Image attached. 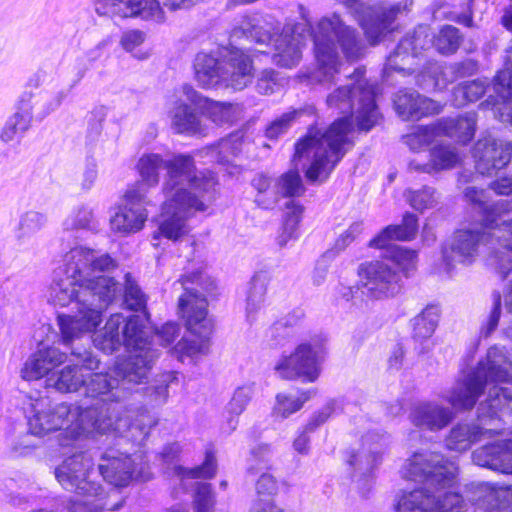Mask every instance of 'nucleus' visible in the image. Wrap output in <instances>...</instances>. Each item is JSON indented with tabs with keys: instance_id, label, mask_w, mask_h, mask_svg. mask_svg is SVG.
<instances>
[{
	"instance_id": "680f3d73",
	"label": "nucleus",
	"mask_w": 512,
	"mask_h": 512,
	"mask_svg": "<svg viewBox=\"0 0 512 512\" xmlns=\"http://www.w3.org/2000/svg\"><path fill=\"white\" fill-rule=\"evenodd\" d=\"M213 506L214 496L211 491V485L197 482L194 495L195 512H213Z\"/></svg>"
},
{
	"instance_id": "e2e57ef3",
	"label": "nucleus",
	"mask_w": 512,
	"mask_h": 512,
	"mask_svg": "<svg viewBox=\"0 0 512 512\" xmlns=\"http://www.w3.org/2000/svg\"><path fill=\"white\" fill-rule=\"evenodd\" d=\"M363 230L362 222L352 223L339 237L335 240L333 247L328 250L330 256H334L344 251Z\"/></svg>"
},
{
	"instance_id": "473e14b6",
	"label": "nucleus",
	"mask_w": 512,
	"mask_h": 512,
	"mask_svg": "<svg viewBox=\"0 0 512 512\" xmlns=\"http://www.w3.org/2000/svg\"><path fill=\"white\" fill-rule=\"evenodd\" d=\"M182 95L199 109L202 116L207 117L217 125L228 123L233 117V106L229 103L212 101L200 93L192 86L184 85Z\"/></svg>"
},
{
	"instance_id": "37998d69",
	"label": "nucleus",
	"mask_w": 512,
	"mask_h": 512,
	"mask_svg": "<svg viewBox=\"0 0 512 512\" xmlns=\"http://www.w3.org/2000/svg\"><path fill=\"white\" fill-rule=\"evenodd\" d=\"M440 309L435 305L426 306L412 320L413 338L419 341L430 338L438 325Z\"/></svg>"
},
{
	"instance_id": "69168bd1",
	"label": "nucleus",
	"mask_w": 512,
	"mask_h": 512,
	"mask_svg": "<svg viewBox=\"0 0 512 512\" xmlns=\"http://www.w3.org/2000/svg\"><path fill=\"white\" fill-rule=\"evenodd\" d=\"M277 492L278 483L276 479L271 474H262L256 483V499H274Z\"/></svg>"
},
{
	"instance_id": "6ab92c4d",
	"label": "nucleus",
	"mask_w": 512,
	"mask_h": 512,
	"mask_svg": "<svg viewBox=\"0 0 512 512\" xmlns=\"http://www.w3.org/2000/svg\"><path fill=\"white\" fill-rule=\"evenodd\" d=\"M149 203L150 201L144 195L141 186L129 187L124 194V204L117 208L110 220L111 229L122 234L141 230L147 219L145 207Z\"/></svg>"
},
{
	"instance_id": "6e6d98bb",
	"label": "nucleus",
	"mask_w": 512,
	"mask_h": 512,
	"mask_svg": "<svg viewBox=\"0 0 512 512\" xmlns=\"http://www.w3.org/2000/svg\"><path fill=\"white\" fill-rule=\"evenodd\" d=\"M47 223L45 214L30 210L21 215L17 235L19 238L30 237L39 232Z\"/></svg>"
},
{
	"instance_id": "13d9d810",
	"label": "nucleus",
	"mask_w": 512,
	"mask_h": 512,
	"mask_svg": "<svg viewBox=\"0 0 512 512\" xmlns=\"http://www.w3.org/2000/svg\"><path fill=\"white\" fill-rule=\"evenodd\" d=\"M124 302L131 310H142L146 307V296L128 273L125 275Z\"/></svg>"
},
{
	"instance_id": "9b49d317",
	"label": "nucleus",
	"mask_w": 512,
	"mask_h": 512,
	"mask_svg": "<svg viewBox=\"0 0 512 512\" xmlns=\"http://www.w3.org/2000/svg\"><path fill=\"white\" fill-rule=\"evenodd\" d=\"M351 80V83L339 86L329 93L326 103L331 109L354 116L358 129L367 132L380 118L375 102V86L363 77L360 69L355 70Z\"/></svg>"
},
{
	"instance_id": "f257e3e1",
	"label": "nucleus",
	"mask_w": 512,
	"mask_h": 512,
	"mask_svg": "<svg viewBox=\"0 0 512 512\" xmlns=\"http://www.w3.org/2000/svg\"><path fill=\"white\" fill-rule=\"evenodd\" d=\"M115 267L116 261L109 254L77 246L65 255L63 265L55 270L49 301L61 307L73 304L76 309L73 315L59 314L57 324L63 344L71 347V355L77 362L49 378L48 386L64 393L76 392L85 383L82 371L98 368L99 361L91 352L72 345L99 326L103 309L121 291L120 284L105 275Z\"/></svg>"
},
{
	"instance_id": "7c9ffc66",
	"label": "nucleus",
	"mask_w": 512,
	"mask_h": 512,
	"mask_svg": "<svg viewBox=\"0 0 512 512\" xmlns=\"http://www.w3.org/2000/svg\"><path fill=\"white\" fill-rule=\"evenodd\" d=\"M85 395L90 398L100 399L103 402H120L128 390L120 385V379L109 373H93L85 379Z\"/></svg>"
},
{
	"instance_id": "f704fd0d",
	"label": "nucleus",
	"mask_w": 512,
	"mask_h": 512,
	"mask_svg": "<svg viewBox=\"0 0 512 512\" xmlns=\"http://www.w3.org/2000/svg\"><path fill=\"white\" fill-rule=\"evenodd\" d=\"M408 1L404 5L395 4L390 7H377L373 10L371 16L366 19L362 26L367 39L371 44H376L380 39L391 30V25L395 21L398 13L406 9Z\"/></svg>"
},
{
	"instance_id": "0e129e2a",
	"label": "nucleus",
	"mask_w": 512,
	"mask_h": 512,
	"mask_svg": "<svg viewBox=\"0 0 512 512\" xmlns=\"http://www.w3.org/2000/svg\"><path fill=\"white\" fill-rule=\"evenodd\" d=\"M252 396V386H243L236 389L233 397L227 405L228 413L235 416L240 415L246 409V406L252 399Z\"/></svg>"
},
{
	"instance_id": "052dcab7",
	"label": "nucleus",
	"mask_w": 512,
	"mask_h": 512,
	"mask_svg": "<svg viewBox=\"0 0 512 512\" xmlns=\"http://www.w3.org/2000/svg\"><path fill=\"white\" fill-rule=\"evenodd\" d=\"M281 87L279 74L273 69H264L257 75L256 90L263 95H270Z\"/></svg>"
},
{
	"instance_id": "ddd939ff",
	"label": "nucleus",
	"mask_w": 512,
	"mask_h": 512,
	"mask_svg": "<svg viewBox=\"0 0 512 512\" xmlns=\"http://www.w3.org/2000/svg\"><path fill=\"white\" fill-rule=\"evenodd\" d=\"M278 31L279 29H273L272 32L261 25L260 20L247 17L239 28L233 30L232 36L244 35L259 44L272 41L275 48L274 63L283 68L295 67L302 58L300 37L293 35L290 28H285L280 35H277Z\"/></svg>"
},
{
	"instance_id": "ea45409f",
	"label": "nucleus",
	"mask_w": 512,
	"mask_h": 512,
	"mask_svg": "<svg viewBox=\"0 0 512 512\" xmlns=\"http://www.w3.org/2000/svg\"><path fill=\"white\" fill-rule=\"evenodd\" d=\"M125 318L121 314H113L107 320L103 329L95 335L93 343L104 353L111 354L125 345L121 332Z\"/></svg>"
},
{
	"instance_id": "8fccbe9b",
	"label": "nucleus",
	"mask_w": 512,
	"mask_h": 512,
	"mask_svg": "<svg viewBox=\"0 0 512 512\" xmlns=\"http://www.w3.org/2000/svg\"><path fill=\"white\" fill-rule=\"evenodd\" d=\"M438 136H440V132L437 122H435L431 125L417 127L411 133L403 136L402 139L410 150L418 152L429 146Z\"/></svg>"
},
{
	"instance_id": "c85d7f7f",
	"label": "nucleus",
	"mask_w": 512,
	"mask_h": 512,
	"mask_svg": "<svg viewBox=\"0 0 512 512\" xmlns=\"http://www.w3.org/2000/svg\"><path fill=\"white\" fill-rule=\"evenodd\" d=\"M385 439L375 432L362 436L361 448L353 451L348 462L362 474L371 472L382 459Z\"/></svg>"
},
{
	"instance_id": "393cba45",
	"label": "nucleus",
	"mask_w": 512,
	"mask_h": 512,
	"mask_svg": "<svg viewBox=\"0 0 512 512\" xmlns=\"http://www.w3.org/2000/svg\"><path fill=\"white\" fill-rule=\"evenodd\" d=\"M494 422L485 419L480 424H458L453 427L446 440V445L450 450L465 451L471 444L483 439L491 438L494 434L500 433L502 428L493 424Z\"/></svg>"
},
{
	"instance_id": "39448f33",
	"label": "nucleus",
	"mask_w": 512,
	"mask_h": 512,
	"mask_svg": "<svg viewBox=\"0 0 512 512\" xmlns=\"http://www.w3.org/2000/svg\"><path fill=\"white\" fill-rule=\"evenodd\" d=\"M315 67L304 77L309 84L330 85L340 71L338 45L349 60L361 53L358 36L338 14L323 17L313 30Z\"/></svg>"
},
{
	"instance_id": "de8ad7c7",
	"label": "nucleus",
	"mask_w": 512,
	"mask_h": 512,
	"mask_svg": "<svg viewBox=\"0 0 512 512\" xmlns=\"http://www.w3.org/2000/svg\"><path fill=\"white\" fill-rule=\"evenodd\" d=\"M314 109L312 106L300 107L298 109H291L275 120H273L266 128V136L269 139H277L279 136L286 133L291 125L305 114H313Z\"/></svg>"
},
{
	"instance_id": "aec40b11",
	"label": "nucleus",
	"mask_w": 512,
	"mask_h": 512,
	"mask_svg": "<svg viewBox=\"0 0 512 512\" xmlns=\"http://www.w3.org/2000/svg\"><path fill=\"white\" fill-rule=\"evenodd\" d=\"M94 7L99 16L109 18H141L157 23L165 20L157 0H94Z\"/></svg>"
},
{
	"instance_id": "a878e982",
	"label": "nucleus",
	"mask_w": 512,
	"mask_h": 512,
	"mask_svg": "<svg viewBox=\"0 0 512 512\" xmlns=\"http://www.w3.org/2000/svg\"><path fill=\"white\" fill-rule=\"evenodd\" d=\"M410 421L422 430L436 432L447 427L454 418L451 408L435 402L415 404L409 414Z\"/></svg>"
},
{
	"instance_id": "3c124183",
	"label": "nucleus",
	"mask_w": 512,
	"mask_h": 512,
	"mask_svg": "<svg viewBox=\"0 0 512 512\" xmlns=\"http://www.w3.org/2000/svg\"><path fill=\"white\" fill-rule=\"evenodd\" d=\"M487 86L488 83L481 79L459 84L453 91L456 105L462 106L468 102L477 101L485 94Z\"/></svg>"
},
{
	"instance_id": "cd10ccee",
	"label": "nucleus",
	"mask_w": 512,
	"mask_h": 512,
	"mask_svg": "<svg viewBox=\"0 0 512 512\" xmlns=\"http://www.w3.org/2000/svg\"><path fill=\"white\" fill-rule=\"evenodd\" d=\"M472 459L478 466L512 474V440L484 445L473 452Z\"/></svg>"
},
{
	"instance_id": "4468645a",
	"label": "nucleus",
	"mask_w": 512,
	"mask_h": 512,
	"mask_svg": "<svg viewBox=\"0 0 512 512\" xmlns=\"http://www.w3.org/2000/svg\"><path fill=\"white\" fill-rule=\"evenodd\" d=\"M326 338L312 337L299 344L294 352L282 356L275 365V371L282 379L302 378L305 382H314L320 374V364L324 359Z\"/></svg>"
},
{
	"instance_id": "4c0bfd02",
	"label": "nucleus",
	"mask_w": 512,
	"mask_h": 512,
	"mask_svg": "<svg viewBox=\"0 0 512 512\" xmlns=\"http://www.w3.org/2000/svg\"><path fill=\"white\" fill-rule=\"evenodd\" d=\"M30 98L31 94L25 93L20 100L19 110L6 121L0 134V139L4 143L15 140L29 129L33 108L30 104Z\"/></svg>"
},
{
	"instance_id": "338daca9",
	"label": "nucleus",
	"mask_w": 512,
	"mask_h": 512,
	"mask_svg": "<svg viewBox=\"0 0 512 512\" xmlns=\"http://www.w3.org/2000/svg\"><path fill=\"white\" fill-rule=\"evenodd\" d=\"M493 297V309L486 321L481 328V333L488 337L498 326L500 314H501V295L498 292L492 294Z\"/></svg>"
},
{
	"instance_id": "f3484780",
	"label": "nucleus",
	"mask_w": 512,
	"mask_h": 512,
	"mask_svg": "<svg viewBox=\"0 0 512 512\" xmlns=\"http://www.w3.org/2000/svg\"><path fill=\"white\" fill-rule=\"evenodd\" d=\"M430 42L427 26H418L412 33H407L388 56L384 74L389 75L392 71L404 75L415 73L420 66L422 51L429 46Z\"/></svg>"
},
{
	"instance_id": "f03ea898",
	"label": "nucleus",
	"mask_w": 512,
	"mask_h": 512,
	"mask_svg": "<svg viewBox=\"0 0 512 512\" xmlns=\"http://www.w3.org/2000/svg\"><path fill=\"white\" fill-rule=\"evenodd\" d=\"M464 195L482 213L483 227L457 230L443 247V259L449 266L471 265L481 246L490 245L488 264L504 279L512 271V221L503 219L510 204L504 200L489 204L486 192L475 187H467Z\"/></svg>"
},
{
	"instance_id": "bb28decb",
	"label": "nucleus",
	"mask_w": 512,
	"mask_h": 512,
	"mask_svg": "<svg viewBox=\"0 0 512 512\" xmlns=\"http://www.w3.org/2000/svg\"><path fill=\"white\" fill-rule=\"evenodd\" d=\"M394 107L403 120H418L440 112V105L415 90H401L394 96Z\"/></svg>"
},
{
	"instance_id": "2eb2a0df",
	"label": "nucleus",
	"mask_w": 512,
	"mask_h": 512,
	"mask_svg": "<svg viewBox=\"0 0 512 512\" xmlns=\"http://www.w3.org/2000/svg\"><path fill=\"white\" fill-rule=\"evenodd\" d=\"M457 468L443 455L432 451L415 452L403 466V476L437 490L452 486Z\"/></svg>"
},
{
	"instance_id": "4d7b16f0",
	"label": "nucleus",
	"mask_w": 512,
	"mask_h": 512,
	"mask_svg": "<svg viewBox=\"0 0 512 512\" xmlns=\"http://www.w3.org/2000/svg\"><path fill=\"white\" fill-rule=\"evenodd\" d=\"M174 471L180 481L184 479L212 478L216 473V460L212 453H207L205 461L201 466L189 470L177 466Z\"/></svg>"
},
{
	"instance_id": "dca6fc26",
	"label": "nucleus",
	"mask_w": 512,
	"mask_h": 512,
	"mask_svg": "<svg viewBox=\"0 0 512 512\" xmlns=\"http://www.w3.org/2000/svg\"><path fill=\"white\" fill-rule=\"evenodd\" d=\"M99 472L106 482L115 487L127 486L134 479L147 481L151 477L149 466L140 452L126 455L108 451L101 458Z\"/></svg>"
},
{
	"instance_id": "9d476101",
	"label": "nucleus",
	"mask_w": 512,
	"mask_h": 512,
	"mask_svg": "<svg viewBox=\"0 0 512 512\" xmlns=\"http://www.w3.org/2000/svg\"><path fill=\"white\" fill-rule=\"evenodd\" d=\"M215 177H207L197 188H186L164 196L158 231L154 239L163 236L177 241L189 232L187 220L197 211H205L215 198Z\"/></svg>"
},
{
	"instance_id": "79ce46f5",
	"label": "nucleus",
	"mask_w": 512,
	"mask_h": 512,
	"mask_svg": "<svg viewBox=\"0 0 512 512\" xmlns=\"http://www.w3.org/2000/svg\"><path fill=\"white\" fill-rule=\"evenodd\" d=\"M303 210V207L293 200L286 203L284 222L276 237V243L280 248H285L291 241L298 239V227Z\"/></svg>"
},
{
	"instance_id": "a18cd8bd",
	"label": "nucleus",
	"mask_w": 512,
	"mask_h": 512,
	"mask_svg": "<svg viewBox=\"0 0 512 512\" xmlns=\"http://www.w3.org/2000/svg\"><path fill=\"white\" fill-rule=\"evenodd\" d=\"M305 186L297 169L281 174L275 181V195L280 197H300L305 193Z\"/></svg>"
},
{
	"instance_id": "774afa93",
	"label": "nucleus",
	"mask_w": 512,
	"mask_h": 512,
	"mask_svg": "<svg viewBox=\"0 0 512 512\" xmlns=\"http://www.w3.org/2000/svg\"><path fill=\"white\" fill-rule=\"evenodd\" d=\"M146 39V34L138 29H132L123 32L120 45L127 52H133L137 47L142 45Z\"/></svg>"
},
{
	"instance_id": "412c9836",
	"label": "nucleus",
	"mask_w": 512,
	"mask_h": 512,
	"mask_svg": "<svg viewBox=\"0 0 512 512\" xmlns=\"http://www.w3.org/2000/svg\"><path fill=\"white\" fill-rule=\"evenodd\" d=\"M475 168L482 175H492L507 166L512 157V143L488 135L479 139L473 149Z\"/></svg>"
},
{
	"instance_id": "c756f323",
	"label": "nucleus",
	"mask_w": 512,
	"mask_h": 512,
	"mask_svg": "<svg viewBox=\"0 0 512 512\" xmlns=\"http://www.w3.org/2000/svg\"><path fill=\"white\" fill-rule=\"evenodd\" d=\"M66 358V353L55 346L38 349L25 362L21 371L22 377L28 381L40 379L64 363Z\"/></svg>"
},
{
	"instance_id": "423d86ee",
	"label": "nucleus",
	"mask_w": 512,
	"mask_h": 512,
	"mask_svg": "<svg viewBox=\"0 0 512 512\" xmlns=\"http://www.w3.org/2000/svg\"><path fill=\"white\" fill-rule=\"evenodd\" d=\"M179 281L185 290L179 299V309L187 329L197 337L183 338L174 347V352L182 360L184 356L195 357L205 355L209 351L213 324L207 317V300L204 293H211L215 283L201 271L184 275Z\"/></svg>"
},
{
	"instance_id": "49530a36",
	"label": "nucleus",
	"mask_w": 512,
	"mask_h": 512,
	"mask_svg": "<svg viewBox=\"0 0 512 512\" xmlns=\"http://www.w3.org/2000/svg\"><path fill=\"white\" fill-rule=\"evenodd\" d=\"M463 36L459 29L452 25L443 26L434 36L432 45L442 55L454 54L460 47Z\"/></svg>"
},
{
	"instance_id": "1a4fd4ad",
	"label": "nucleus",
	"mask_w": 512,
	"mask_h": 512,
	"mask_svg": "<svg viewBox=\"0 0 512 512\" xmlns=\"http://www.w3.org/2000/svg\"><path fill=\"white\" fill-rule=\"evenodd\" d=\"M387 261H375L359 267L358 288L370 300L393 297L401 291V272L408 275L416 267L417 253L402 246H393Z\"/></svg>"
},
{
	"instance_id": "6e6552de",
	"label": "nucleus",
	"mask_w": 512,
	"mask_h": 512,
	"mask_svg": "<svg viewBox=\"0 0 512 512\" xmlns=\"http://www.w3.org/2000/svg\"><path fill=\"white\" fill-rule=\"evenodd\" d=\"M137 169L141 181L133 186H141L145 196L150 188L158 185L161 169L166 171L162 184L164 196L186 188H197L207 177H214L210 172H198L193 157L186 154L169 157L157 153L144 154L138 160Z\"/></svg>"
},
{
	"instance_id": "20e7f679",
	"label": "nucleus",
	"mask_w": 512,
	"mask_h": 512,
	"mask_svg": "<svg viewBox=\"0 0 512 512\" xmlns=\"http://www.w3.org/2000/svg\"><path fill=\"white\" fill-rule=\"evenodd\" d=\"M485 391L487 398L478 407L480 422H500L512 413V361L503 347H490L475 370L455 383L446 400L456 410H470Z\"/></svg>"
},
{
	"instance_id": "a19ab883",
	"label": "nucleus",
	"mask_w": 512,
	"mask_h": 512,
	"mask_svg": "<svg viewBox=\"0 0 512 512\" xmlns=\"http://www.w3.org/2000/svg\"><path fill=\"white\" fill-rule=\"evenodd\" d=\"M269 282L270 277L264 271L257 272L252 277L246 297V316L249 321H252L263 307Z\"/></svg>"
},
{
	"instance_id": "f8f14e48",
	"label": "nucleus",
	"mask_w": 512,
	"mask_h": 512,
	"mask_svg": "<svg viewBox=\"0 0 512 512\" xmlns=\"http://www.w3.org/2000/svg\"><path fill=\"white\" fill-rule=\"evenodd\" d=\"M94 466L92 456L87 452L73 454L66 458L56 469L55 477L67 491L85 498L75 501L74 512H102L104 505L102 486L90 479Z\"/></svg>"
},
{
	"instance_id": "b1692460",
	"label": "nucleus",
	"mask_w": 512,
	"mask_h": 512,
	"mask_svg": "<svg viewBox=\"0 0 512 512\" xmlns=\"http://www.w3.org/2000/svg\"><path fill=\"white\" fill-rule=\"evenodd\" d=\"M201 116L199 109L186 98H176L171 102L168 110L171 128L177 134L204 135L206 126Z\"/></svg>"
},
{
	"instance_id": "0eeeda50",
	"label": "nucleus",
	"mask_w": 512,
	"mask_h": 512,
	"mask_svg": "<svg viewBox=\"0 0 512 512\" xmlns=\"http://www.w3.org/2000/svg\"><path fill=\"white\" fill-rule=\"evenodd\" d=\"M352 129L349 117L334 121L325 132H312L301 139L295 148L294 160L313 157L306 177L311 182L324 181L336 164L345 155L346 145L350 144L348 134Z\"/></svg>"
},
{
	"instance_id": "c9c22d12",
	"label": "nucleus",
	"mask_w": 512,
	"mask_h": 512,
	"mask_svg": "<svg viewBox=\"0 0 512 512\" xmlns=\"http://www.w3.org/2000/svg\"><path fill=\"white\" fill-rule=\"evenodd\" d=\"M461 158L457 149L448 144L436 145L430 150V159L426 163L411 160L408 167L411 171L427 174L437 173L455 167Z\"/></svg>"
},
{
	"instance_id": "5701e85b",
	"label": "nucleus",
	"mask_w": 512,
	"mask_h": 512,
	"mask_svg": "<svg viewBox=\"0 0 512 512\" xmlns=\"http://www.w3.org/2000/svg\"><path fill=\"white\" fill-rule=\"evenodd\" d=\"M252 59L241 49L223 50L221 87L243 90L254 77Z\"/></svg>"
},
{
	"instance_id": "864d4df0",
	"label": "nucleus",
	"mask_w": 512,
	"mask_h": 512,
	"mask_svg": "<svg viewBox=\"0 0 512 512\" xmlns=\"http://www.w3.org/2000/svg\"><path fill=\"white\" fill-rule=\"evenodd\" d=\"M506 53L505 69L495 76L494 90L504 101H512V41Z\"/></svg>"
},
{
	"instance_id": "09e8293b",
	"label": "nucleus",
	"mask_w": 512,
	"mask_h": 512,
	"mask_svg": "<svg viewBox=\"0 0 512 512\" xmlns=\"http://www.w3.org/2000/svg\"><path fill=\"white\" fill-rule=\"evenodd\" d=\"M315 394V389L301 391L298 396L280 393L276 396L274 411L282 418H287L300 410L304 403L310 400Z\"/></svg>"
},
{
	"instance_id": "72a5a7b5",
	"label": "nucleus",
	"mask_w": 512,
	"mask_h": 512,
	"mask_svg": "<svg viewBox=\"0 0 512 512\" xmlns=\"http://www.w3.org/2000/svg\"><path fill=\"white\" fill-rule=\"evenodd\" d=\"M223 51L199 52L194 60L195 80L203 88L221 87Z\"/></svg>"
},
{
	"instance_id": "bf43d9fd",
	"label": "nucleus",
	"mask_w": 512,
	"mask_h": 512,
	"mask_svg": "<svg viewBox=\"0 0 512 512\" xmlns=\"http://www.w3.org/2000/svg\"><path fill=\"white\" fill-rule=\"evenodd\" d=\"M94 215L92 209L81 206L73 210L63 222L65 230L90 229L93 227Z\"/></svg>"
},
{
	"instance_id": "2f4dec72",
	"label": "nucleus",
	"mask_w": 512,
	"mask_h": 512,
	"mask_svg": "<svg viewBox=\"0 0 512 512\" xmlns=\"http://www.w3.org/2000/svg\"><path fill=\"white\" fill-rule=\"evenodd\" d=\"M417 231V216L412 213H406L401 224L389 225L384 228L376 237L370 240L369 246L372 248H385L388 254H391V248L397 245L391 244L390 241H410L415 238Z\"/></svg>"
},
{
	"instance_id": "4be33fe9",
	"label": "nucleus",
	"mask_w": 512,
	"mask_h": 512,
	"mask_svg": "<svg viewBox=\"0 0 512 512\" xmlns=\"http://www.w3.org/2000/svg\"><path fill=\"white\" fill-rule=\"evenodd\" d=\"M158 357V350L152 347H141L140 350L132 351L115 367V374L120 379V385L125 387L126 384L146 383Z\"/></svg>"
},
{
	"instance_id": "603ef678",
	"label": "nucleus",
	"mask_w": 512,
	"mask_h": 512,
	"mask_svg": "<svg viewBox=\"0 0 512 512\" xmlns=\"http://www.w3.org/2000/svg\"><path fill=\"white\" fill-rule=\"evenodd\" d=\"M272 182L271 177L262 173L255 175L252 179V186L257 191L255 202L261 208L269 209L277 203L275 185L272 187Z\"/></svg>"
},
{
	"instance_id": "58836bf2",
	"label": "nucleus",
	"mask_w": 512,
	"mask_h": 512,
	"mask_svg": "<svg viewBox=\"0 0 512 512\" xmlns=\"http://www.w3.org/2000/svg\"><path fill=\"white\" fill-rule=\"evenodd\" d=\"M125 318L121 314H113L107 320L103 329L95 335L93 343L104 353L111 354L125 345L121 332Z\"/></svg>"
},
{
	"instance_id": "e433bc0d",
	"label": "nucleus",
	"mask_w": 512,
	"mask_h": 512,
	"mask_svg": "<svg viewBox=\"0 0 512 512\" xmlns=\"http://www.w3.org/2000/svg\"><path fill=\"white\" fill-rule=\"evenodd\" d=\"M440 136L456 139L467 144L474 137L477 127V115L474 112L456 118H444L437 121Z\"/></svg>"
},
{
	"instance_id": "a211bd4d",
	"label": "nucleus",
	"mask_w": 512,
	"mask_h": 512,
	"mask_svg": "<svg viewBox=\"0 0 512 512\" xmlns=\"http://www.w3.org/2000/svg\"><path fill=\"white\" fill-rule=\"evenodd\" d=\"M465 501L456 492L431 494L421 488L403 493L396 504V512H464Z\"/></svg>"
},
{
	"instance_id": "5fc2aeb1",
	"label": "nucleus",
	"mask_w": 512,
	"mask_h": 512,
	"mask_svg": "<svg viewBox=\"0 0 512 512\" xmlns=\"http://www.w3.org/2000/svg\"><path fill=\"white\" fill-rule=\"evenodd\" d=\"M405 195L411 207L419 212L435 207L438 202L436 190L429 186H424L418 190L409 189Z\"/></svg>"
},
{
	"instance_id": "7ed1b4c3",
	"label": "nucleus",
	"mask_w": 512,
	"mask_h": 512,
	"mask_svg": "<svg viewBox=\"0 0 512 512\" xmlns=\"http://www.w3.org/2000/svg\"><path fill=\"white\" fill-rule=\"evenodd\" d=\"M31 415L28 417V427L31 434L44 436L50 432L63 429L67 437L79 439L94 433L108 432L123 433L130 428H137L145 437L151 426L156 422L143 411L141 420L131 423L125 408L96 407L82 408L76 405L60 403L49 406L46 399H37L30 403Z\"/></svg>"
},
{
	"instance_id": "c03bdc74",
	"label": "nucleus",
	"mask_w": 512,
	"mask_h": 512,
	"mask_svg": "<svg viewBox=\"0 0 512 512\" xmlns=\"http://www.w3.org/2000/svg\"><path fill=\"white\" fill-rule=\"evenodd\" d=\"M121 332L125 346L133 348V351L140 350L141 347H152L147 340V332L143 319L138 315H133L125 319L121 327Z\"/></svg>"
}]
</instances>
